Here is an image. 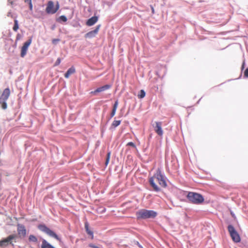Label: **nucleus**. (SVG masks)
Here are the masks:
<instances>
[{
  "label": "nucleus",
  "instance_id": "obj_19",
  "mask_svg": "<svg viewBox=\"0 0 248 248\" xmlns=\"http://www.w3.org/2000/svg\"><path fill=\"white\" fill-rule=\"evenodd\" d=\"M67 20L66 17L64 16H60L57 20V21L59 22H60L61 21L65 22Z\"/></svg>",
  "mask_w": 248,
  "mask_h": 248
},
{
  "label": "nucleus",
  "instance_id": "obj_16",
  "mask_svg": "<svg viewBox=\"0 0 248 248\" xmlns=\"http://www.w3.org/2000/svg\"><path fill=\"white\" fill-rule=\"evenodd\" d=\"M75 72V68L72 67L70 68L67 71V72L65 73V74H64V77L66 78H68L69 77L70 75L74 74Z\"/></svg>",
  "mask_w": 248,
  "mask_h": 248
},
{
  "label": "nucleus",
  "instance_id": "obj_29",
  "mask_svg": "<svg viewBox=\"0 0 248 248\" xmlns=\"http://www.w3.org/2000/svg\"><path fill=\"white\" fill-rule=\"evenodd\" d=\"M244 76L246 77H248V68L245 70L244 72Z\"/></svg>",
  "mask_w": 248,
  "mask_h": 248
},
{
  "label": "nucleus",
  "instance_id": "obj_26",
  "mask_svg": "<svg viewBox=\"0 0 248 248\" xmlns=\"http://www.w3.org/2000/svg\"><path fill=\"white\" fill-rule=\"evenodd\" d=\"M127 146H130L134 148L136 147L135 144L132 142H129L127 144Z\"/></svg>",
  "mask_w": 248,
  "mask_h": 248
},
{
  "label": "nucleus",
  "instance_id": "obj_30",
  "mask_svg": "<svg viewBox=\"0 0 248 248\" xmlns=\"http://www.w3.org/2000/svg\"><path fill=\"white\" fill-rule=\"evenodd\" d=\"M89 247H91V248H98V247L95 246L93 244H89Z\"/></svg>",
  "mask_w": 248,
  "mask_h": 248
},
{
  "label": "nucleus",
  "instance_id": "obj_10",
  "mask_svg": "<svg viewBox=\"0 0 248 248\" xmlns=\"http://www.w3.org/2000/svg\"><path fill=\"white\" fill-rule=\"evenodd\" d=\"M155 132L160 136H162L163 134V131L162 129V122H155V125H153Z\"/></svg>",
  "mask_w": 248,
  "mask_h": 248
},
{
  "label": "nucleus",
  "instance_id": "obj_13",
  "mask_svg": "<svg viewBox=\"0 0 248 248\" xmlns=\"http://www.w3.org/2000/svg\"><path fill=\"white\" fill-rule=\"evenodd\" d=\"M110 88V85H105L102 87L97 88L95 91L91 92L92 93L95 94L96 93L102 92L109 89Z\"/></svg>",
  "mask_w": 248,
  "mask_h": 248
},
{
  "label": "nucleus",
  "instance_id": "obj_22",
  "mask_svg": "<svg viewBox=\"0 0 248 248\" xmlns=\"http://www.w3.org/2000/svg\"><path fill=\"white\" fill-rule=\"evenodd\" d=\"M110 154H111V153L110 152H108L107 154V158H106V162H105L106 166H107L109 163V159H110Z\"/></svg>",
  "mask_w": 248,
  "mask_h": 248
},
{
  "label": "nucleus",
  "instance_id": "obj_15",
  "mask_svg": "<svg viewBox=\"0 0 248 248\" xmlns=\"http://www.w3.org/2000/svg\"><path fill=\"white\" fill-rule=\"evenodd\" d=\"M85 229L86 232L87 233V234L91 236L92 239H93V232L91 230H90L89 225V223H88V222H86L85 223Z\"/></svg>",
  "mask_w": 248,
  "mask_h": 248
},
{
  "label": "nucleus",
  "instance_id": "obj_20",
  "mask_svg": "<svg viewBox=\"0 0 248 248\" xmlns=\"http://www.w3.org/2000/svg\"><path fill=\"white\" fill-rule=\"evenodd\" d=\"M18 29L19 26L18 24V21L16 19H15L14 20V26L13 29L15 31H16Z\"/></svg>",
  "mask_w": 248,
  "mask_h": 248
},
{
  "label": "nucleus",
  "instance_id": "obj_2",
  "mask_svg": "<svg viewBox=\"0 0 248 248\" xmlns=\"http://www.w3.org/2000/svg\"><path fill=\"white\" fill-rule=\"evenodd\" d=\"M136 216L138 219H146L155 217L157 214L153 210L141 209L136 213Z\"/></svg>",
  "mask_w": 248,
  "mask_h": 248
},
{
  "label": "nucleus",
  "instance_id": "obj_24",
  "mask_svg": "<svg viewBox=\"0 0 248 248\" xmlns=\"http://www.w3.org/2000/svg\"><path fill=\"white\" fill-rule=\"evenodd\" d=\"M118 105V100L116 101L113 106V110H115L116 111L117 107Z\"/></svg>",
  "mask_w": 248,
  "mask_h": 248
},
{
  "label": "nucleus",
  "instance_id": "obj_6",
  "mask_svg": "<svg viewBox=\"0 0 248 248\" xmlns=\"http://www.w3.org/2000/svg\"><path fill=\"white\" fill-rule=\"evenodd\" d=\"M228 231L232 240L236 242H239L241 240L240 236L235 230L234 228L231 225H229L228 227Z\"/></svg>",
  "mask_w": 248,
  "mask_h": 248
},
{
  "label": "nucleus",
  "instance_id": "obj_11",
  "mask_svg": "<svg viewBox=\"0 0 248 248\" xmlns=\"http://www.w3.org/2000/svg\"><path fill=\"white\" fill-rule=\"evenodd\" d=\"M17 232L20 236L25 237L26 235V229L23 225H17Z\"/></svg>",
  "mask_w": 248,
  "mask_h": 248
},
{
  "label": "nucleus",
  "instance_id": "obj_33",
  "mask_svg": "<svg viewBox=\"0 0 248 248\" xmlns=\"http://www.w3.org/2000/svg\"><path fill=\"white\" fill-rule=\"evenodd\" d=\"M154 9L153 8V9H152V11H153V12H154Z\"/></svg>",
  "mask_w": 248,
  "mask_h": 248
},
{
  "label": "nucleus",
  "instance_id": "obj_27",
  "mask_svg": "<svg viewBox=\"0 0 248 248\" xmlns=\"http://www.w3.org/2000/svg\"><path fill=\"white\" fill-rule=\"evenodd\" d=\"M116 111L115 110H113V109L112 110L111 113L110 114L111 118L113 117L115 115V114L116 113Z\"/></svg>",
  "mask_w": 248,
  "mask_h": 248
},
{
  "label": "nucleus",
  "instance_id": "obj_32",
  "mask_svg": "<svg viewBox=\"0 0 248 248\" xmlns=\"http://www.w3.org/2000/svg\"><path fill=\"white\" fill-rule=\"evenodd\" d=\"M244 65H245V62H244L242 66V69H243L244 68Z\"/></svg>",
  "mask_w": 248,
  "mask_h": 248
},
{
  "label": "nucleus",
  "instance_id": "obj_17",
  "mask_svg": "<svg viewBox=\"0 0 248 248\" xmlns=\"http://www.w3.org/2000/svg\"><path fill=\"white\" fill-rule=\"evenodd\" d=\"M121 123V120H114L111 125V128H116L117 126H118V125H119Z\"/></svg>",
  "mask_w": 248,
  "mask_h": 248
},
{
  "label": "nucleus",
  "instance_id": "obj_21",
  "mask_svg": "<svg viewBox=\"0 0 248 248\" xmlns=\"http://www.w3.org/2000/svg\"><path fill=\"white\" fill-rule=\"evenodd\" d=\"M145 96V92L144 90H141L140 91V93L138 94V97L139 98H143Z\"/></svg>",
  "mask_w": 248,
  "mask_h": 248
},
{
  "label": "nucleus",
  "instance_id": "obj_18",
  "mask_svg": "<svg viewBox=\"0 0 248 248\" xmlns=\"http://www.w3.org/2000/svg\"><path fill=\"white\" fill-rule=\"evenodd\" d=\"M29 240L30 242L36 243L37 242L38 240H37V237L35 236H34L33 235H30L29 237Z\"/></svg>",
  "mask_w": 248,
  "mask_h": 248
},
{
  "label": "nucleus",
  "instance_id": "obj_4",
  "mask_svg": "<svg viewBox=\"0 0 248 248\" xmlns=\"http://www.w3.org/2000/svg\"><path fill=\"white\" fill-rule=\"evenodd\" d=\"M10 89L7 88L3 90L0 96V105H1V108L3 109H6L7 108L6 101L10 96Z\"/></svg>",
  "mask_w": 248,
  "mask_h": 248
},
{
  "label": "nucleus",
  "instance_id": "obj_7",
  "mask_svg": "<svg viewBox=\"0 0 248 248\" xmlns=\"http://www.w3.org/2000/svg\"><path fill=\"white\" fill-rule=\"evenodd\" d=\"M59 8V4L58 2H57V5L55 6L52 1H49L47 3L46 11L47 14H53L58 10Z\"/></svg>",
  "mask_w": 248,
  "mask_h": 248
},
{
  "label": "nucleus",
  "instance_id": "obj_25",
  "mask_svg": "<svg viewBox=\"0 0 248 248\" xmlns=\"http://www.w3.org/2000/svg\"><path fill=\"white\" fill-rule=\"evenodd\" d=\"M61 62V60L60 58H58L57 61H56L55 63V64L54 65L55 66H57L58 65H59L60 64Z\"/></svg>",
  "mask_w": 248,
  "mask_h": 248
},
{
  "label": "nucleus",
  "instance_id": "obj_28",
  "mask_svg": "<svg viewBox=\"0 0 248 248\" xmlns=\"http://www.w3.org/2000/svg\"><path fill=\"white\" fill-rule=\"evenodd\" d=\"M60 41V39H54L52 40V43L54 44H56L57 42Z\"/></svg>",
  "mask_w": 248,
  "mask_h": 248
},
{
  "label": "nucleus",
  "instance_id": "obj_14",
  "mask_svg": "<svg viewBox=\"0 0 248 248\" xmlns=\"http://www.w3.org/2000/svg\"><path fill=\"white\" fill-rule=\"evenodd\" d=\"M98 20V17L94 16L89 18L86 22V25L89 26H91L94 25Z\"/></svg>",
  "mask_w": 248,
  "mask_h": 248
},
{
  "label": "nucleus",
  "instance_id": "obj_3",
  "mask_svg": "<svg viewBox=\"0 0 248 248\" xmlns=\"http://www.w3.org/2000/svg\"><path fill=\"white\" fill-rule=\"evenodd\" d=\"M187 198L190 202L196 204H201L204 202L202 196L195 192H189L187 195Z\"/></svg>",
  "mask_w": 248,
  "mask_h": 248
},
{
  "label": "nucleus",
  "instance_id": "obj_1",
  "mask_svg": "<svg viewBox=\"0 0 248 248\" xmlns=\"http://www.w3.org/2000/svg\"><path fill=\"white\" fill-rule=\"evenodd\" d=\"M149 182L154 190L155 191H160L161 190L160 188L156 185V182H157L159 185L163 188L166 187L167 186L165 178L162 174L160 169H157L156 173L153 177L149 179Z\"/></svg>",
  "mask_w": 248,
  "mask_h": 248
},
{
  "label": "nucleus",
  "instance_id": "obj_9",
  "mask_svg": "<svg viewBox=\"0 0 248 248\" xmlns=\"http://www.w3.org/2000/svg\"><path fill=\"white\" fill-rule=\"evenodd\" d=\"M32 41L31 38L29 39L28 41L25 42L23 46L21 47L20 56L23 58L27 54V52L29 46L31 45Z\"/></svg>",
  "mask_w": 248,
  "mask_h": 248
},
{
  "label": "nucleus",
  "instance_id": "obj_12",
  "mask_svg": "<svg viewBox=\"0 0 248 248\" xmlns=\"http://www.w3.org/2000/svg\"><path fill=\"white\" fill-rule=\"evenodd\" d=\"M100 28V25H98L95 30L88 32L85 35L86 37L92 38L94 37L95 35L98 33Z\"/></svg>",
  "mask_w": 248,
  "mask_h": 248
},
{
  "label": "nucleus",
  "instance_id": "obj_23",
  "mask_svg": "<svg viewBox=\"0 0 248 248\" xmlns=\"http://www.w3.org/2000/svg\"><path fill=\"white\" fill-rule=\"evenodd\" d=\"M25 2H27L30 5V9L31 10H32V5L31 3V0H25Z\"/></svg>",
  "mask_w": 248,
  "mask_h": 248
},
{
  "label": "nucleus",
  "instance_id": "obj_5",
  "mask_svg": "<svg viewBox=\"0 0 248 248\" xmlns=\"http://www.w3.org/2000/svg\"><path fill=\"white\" fill-rule=\"evenodd\" d=\"M38 228L42 232L47 234L48 235L55 238L59 241H61V239L59 237V236L53 231L47 227L45 225L40 224L38 225Z\"/></svg>",
  "mask_w": 248,
  "mask_h": 248
},
{
  "label": "nucleus",
  "instance_id": "obj_8",
  "mask_svg": "<svg viewBox=\"0 0 248 248\" xmlns=\"http://www.w3.org/2000/svg\"><path fill=\"white\" fill-rule=\"evenodd\" d=\"M16 237V234H12L8 236L7 238L0 241V247H6L9 244H12V240L15 239Z\"/></svg>",
  "mask_w": 248,
  "mask_h": 248
},
{
  "label": "nucleus",
  "instance_id": "obj_31",
  "mask_svg": "<svg viewBox=\"0 0 248 248\" xmlns=\"http://www.w3.org/2000/svg\"><path fill=\"white\" fill-rule=\"evenodd\" d=\"M20 39V36L19 34H18L17 36H16V40H19Z\"/></svg>",
  "mask_w": 248,
  "mask_h": 248
}]
</instances>
